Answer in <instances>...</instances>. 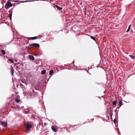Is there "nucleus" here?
<instances>
[{
    "label": "nucleus",
    "instance_id": "20e7f679",
    "mask_svg": "<svg viewBox=\"0 0 135 135\" xmlns=\"http://www.w3.org/2000/svg\"><path fill=\"white\" fill-rule=\"evenodd\" d=\"M30 46H35L37 47H40L39 45L38 44L33 43L30 44Z\"/></svg>",
    "mask_w": 135,
    "mask_h": 135
},
{
    "label": "nucleus",
    "instance_id": "0eeeda50",
    "mask_svg": "<svg viewBox=\"0 0 135 135\" xmlns=\"http://www.w3.org/2000/svg\"><path fill=\"white\" fill-rule=\"evenodd\" d=\"M6 8L7 9L8 8V1L7 2L5 6Z\"/></svg>",
    "mask_w": 135,
    "mask_h": 135
},
{
    "label": "nucleus",
    "instance_id": "7ed1b4c3",
    "mask_svg": "<svg viewBox=\"0 0 135 135\" xmlns=\"http://www.w3.org/2000/svg\"><path fill=\"white\" fill-rule=\"evenodd\" d=\"M15 101L17 103H19L21 102V100L20 99V96H17L15 98Z\"/></svg>",
    "mask_w": 135,
    "mask_h": 135
},
{
    "label": "nucleus",
    "instance_id": "b1692460",
    "mask_svg": "<svg viewBox=\"0 0 135 135\" xmlns=\"http://www.w3.org/2000/svg\"><path fill=\"white\" fill-rule=\"evenodd\" d=\"M37 38V37H33V38L34 39H36Z\"/></svg>",
    "mask_w": 135,
    "mask_h": 135
},
{
    "label": "nucleus",
    "instance_id": "a211bd4d",
    "mask_svg": "<svg viewBox=\"0 0 135 135\" xmlns=\"http://www.w3.org/2000/svg\"><path fill=\"white\" fill-rule=\"evenodd\" d=\"M54 72V71L53 70H51L50 71V72H49V74L50 75H52V74Z\"/></svg>",
    "mask_w": 135,
    "mask_h": 135
},
{
    "label": "nucleus",
    "instance_id": "4468645a",
    "mask_svg": "<svg viewBox=\"0 0 135 135\" xmlns=\"http://www.w3.org/2000/svg\"><path fill=\"white\" fill-rule=\"evenodd\" d=\"M1 52L3 55H4L6 53L5 51L4 50H1Z\"/></svg>",
    "mask_w": 135,
    "mask_h": 135
},
{
    "label": "nucleus",
    "instance_id": "9d476101",
    "mask_svg": "<svg viewBox=\"0 0 135 135\" xmlns=\"http://www.w3.org/2000/svg\"><path fill=\"white\" fill-rule=\"evenodd\" d=\"M14 73V70L12 68H11V74L13 76V75Z\"/></svg>",
    "mask_w": 135,
    "mask_h": 135
},
{
    "label": "nucleus",
    "instance_id": "f257e3e1",
    "mask_svg": "<svg viewBox=\"0 0 135 135\" xmlns=\"http://www.w3.org/2000/svg\"><path fill=\"white\" fill-rule=\"evenodd\" d=\"M24 125L25 127L26 130L25 131L26 132H28L30 130V129L32 127V125L30 123H25Z\"/></svg>",
    "mask_w": 135,
    "mask_h": 135
},
{
    "label": "nucleus",
    "instance_id": "f8f14e48",
    "mask_svg": "<svg viewBox=\"0 0 135 135\" xmlns=\"http://www.w3.org/2000/svg\"><path fill=\"white\" fill-rule=\"evenodd\" d=\"M129 56L132 59L135 60V56H133L131 55H129Z\"/></svg>",
    "mask_w": 135,
    "mask_h": 135
},
{
    "label": "nucleus",
    "instance_id": "dca6fc26",
    "mask_svg": "<svg viewBox=\"0 0 135 135\" xmlns=\"http://www.w3.org/2000/svg\"><path fill=\"white\" fill-rule=\"evenodd\" d=\"M112 104L114 105H117V102L115 101H113Z\"/></svg>",
    "mask_w": 135,
    "mask_h": 135
},
{
    "label": "nucleus",
    "instance_id": "a878e982",
    "mask_svg": "<svg viewBox=\"0 0 135 135\" xmlns=\"http://www.w3.org/2000/svg\"><path fill=\"white\" fill-rule=\"evenodd\" d=\"M15 94H17L18 93V92H15V93H14V95L15 94Z\"/></svg>",
    "mask_w": 135,
    "mask_h": 135
},
{
    "label": "nucleus",
    "instance_id": "1a4fd4ad",
    "mask_svg": "<svg viewBox=\"0 0 135 135\" xmlns=\"http://www.w3.org/2000/svg\"><path fill=\"white\" fill-rule=\"evenodd\" d=\"M56 7L57 8V9H59V11H60L62 9V8L60 7L57 6H56Z\"/></svg>",
    "mask_w": 135,
    "mask_h": 135
},
{
    "label": "nucleus",
    "instance_id": "412c9836",
    "mask_svg": "<svg viewBox=\"0 0 135 135\" xmlns=\"http://www.w3.org/2000/svg\"><path fill=\"white\" fill-rule=\"evenodd\" d=\"M9 61H10V62L12 63H13L14 62L13 60L12 59H9Z\"/></svg>",
    "mask_w": 135,
    "mask_h": 135
},
{
    "label": "nucleus",
    "instance_id": "39448f33",
    "mask_svg": "<svg viewBox=\"0 0 135 135\" xmlns=\"http://www.w3.org/2000/svg\"><path fill=\"white\" fill-rule=\"evenodd\" d=\"M29 58L31 60H34V58L33 56L32 55H29L28 56Z\"/></svg>",
    "mask_w": 135,
    "mask_h": 135
},
{
    "label": "nucleus",
    "instance_id": "bb28decb",
    "mask_svg": "<svg viewBox=\"0 0 135 135\" xmlns=\"http://www.w3.org/2000/svg\"><path fill=\"white\" fill-rule=\"evenodd\" d=\"M11 28L12 29V28H13V26L12 25H11Z\"/></svg>",
    "mask_w": 135,
    "mask_h": 135
},
{
    "label": "nucleus",
    "instance_id": "2eb2a0df",
    "mask_svg": "<svg viewBox=\"0 0 135 135\" xmlns=\"http://www.w3.org/2000/svg\"><path fill=\"white\" fill-rule=\"evenodd\" d=\"M131 26V25H129V26L128 28L127 31V32H128L129 31V30L130 29Z\"/></svg>",
    "mask_w": 135,
    "mask_h": 135
},
{
    "label": "nucleus",
    "instance_id": "393cba45",
    "mask_svg": "<svg viewBox=\"0 0 135 135\" xmlns=\"http://www.w3.org/2000/svg\"><path fill=\"white\" fill-rule=\"evenodd\" d=\"M116 122V120H115V119H114V123H115Z\"/></svg>",
    "mask_w": 135,
    "mask_h": 135
},
{
    "label": "nucleus",
    "instance_id": "6ab92c4d",
    "mask_svg": "<svg viewBox=\"0 0 135 135\" xmlns=\"http://www.w3.org/2000/svg\"><path fill=\"white\" fill-rule=\"evenodd\" d=\"M90 37L91 38V39H93V40L94 41H95V40H96L94 36H90Z\"/></svg>",
    "mask_w": 135,
    "mask_h": 135
},
{
    "label": "nucleus",
    "instance_id": "9b49d317",
    "mask_svg": "<svg viewBox=\"0 0 135 135\" xmlns=\"http://www.w3.org/2000/svg\"><path fill=\"white\" fill-rule=\"evenodd\" d=\"M46 71L45 70H44L42 71L41 73L42 74H44L46 73Z\"/></svg>",
    "mask_w": 135,
    "mask_h": 135
},
{
    "label": "nucleus",
    "instance_id": "f3484780",
    "mask_svg": "<svg viewBox=\"0 0 135 135\" xmlns=\"http://www.w3.org/2000/svg\"><path fill=\"white\" fill-rule=\"evenodd\" d=\"M9 17L11 20H12V13H11L9 14Z\"/></svg>",
    "mask_w": 135,
    "mask_h": 135
},
{
    "label": "nucleus",
    "instance_id": "5701e85b",
    "mask_svg": "<svg viewBox=\"0 0 135 135\" xmlns=\"http://www.w3.org/2000/svg\"><path fill=\"white\" fill-rule=\"evenodd\" d=\"M28 40H31V39H32V40H34V39L33 38V37H28Z\"/></svg>",
    "mask_w": 135,
    "mask_h": 135
},
{
    "label": "nucleus",
    "instance_id": "4be33fe9",
    "mask_svg": "<svg viewBox=\"0 0 135 135\" xmlns=\"http://www.w3.org/2000/svg\"><path fill=\"white\" fill-rule=\"evenodd\" d=\"M4 59L5 60H7V61H8V58L7 57H4Z\"/></svg>",
    "mask_w": 135,
    "mask_h": 135
},
{
    "label": "nucleus",
    "instance_id": "423d86ee",
    "mask_svg": "<svg viewBox=\"0 0 135 135\" xmlns=\"http://www.w3.org/2000/svg\"><path fill=\"white\" fill-rule=\"evenodd\" d=\"M51 129L52 131L54 132H56V129L54 126H52Z\"/></svg>",
    "mask_w": 135,
    "mask_h": 135
},
{
    "label": "nucleus",
    "instance_id": "ddd939ff",
    "mask_svg": "<svg viewBox=\"0 0 135 135\" xmlns=\"http://www.w3.org/2000/svg\"><path fill=\"white\" fill-rule=\"evenodd\" d=\"M119 105L120 107L122 105H123V103L121 100H120L119 101Z\"/></svg>",
    "mask_w": 135,
    "mask_h": 135
},
{
    "label": "nucleus",
    "instance_id": "cd10ccee",
    "mask_svg": "<svg viewBox=\"0 0 135 135\" xmlns=\"http://www.w3.org/2000/svg\"><path fill=\"white\" fill-rule=\"evenodd\" d=\"M45 124V125H46V123H45V124Z\"/></svg>",
    "mask_w": 135,
    "mask_h": 135
},
{
    "label": "nucleus",
    "instance_id": "6e6552de",
    "mask_svg": "<svg viewBox=\"0 0 135 135\" xmlns=\"http://www.w3.org/2000/svg\"><path fill=\"white\" fill-rule=\"evenodd\" d=\"M1 123L4 126H5V127L6 126H7V123H6L5 122H1Z\"/></svg>",
    "mask_w": 135,
    "mask_h": 135
},
{
    "label": "nucleus",
    "instance_id": "aec40b11",
    "mask_svg": "<svg viewBox=\"0 0 135 135\" xmlns=\"http://www.w3.org/2000/svg\"><path fill=\"white\" fill-rule=\"evenodd\" d=\"M12 4H11V3L9 2V8L12 7Z\"/></svg>",
    "mask_w": 135,
    "mask_h": 135
},
{
    "label": "nucleus",
    "instance_id": "f03ea898",
    "mask_svg": "<svg viewBox=\"0 0 135 135\" xmlns=\"http://www.w3.org/2000/svg\"><path fill=\"white\" fill-rule=\"evenodd\" d=\"M29 93L30 96H32V95L33 96L36 95L37 93L34 91V89L32 88H30L29 91Z\"/></svg>",
    "mask_w": 135,
    "mask_h": 135
}]
</instances>
